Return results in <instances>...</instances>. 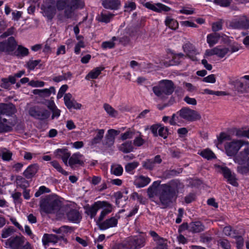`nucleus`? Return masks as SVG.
<instances>
[{
    "mask_svg": "<svg viewBox=\"0 0 249 249\" xmlns=\"http://www.w3.org/2000/svg\"><path fill=\"white\" fill-rule=\"evenodd\" d=\"M152 249H168L167 245L165 241L163 239H160L157 242L156 247L153 248Z\"/></svg>",
    "mask_w": 249,
    "mask_h": 249,
    "instance_id": "774afa93",
    "label": "nucleus"
},
{
    "mask_svg": "<svg viewBox=\"0 0 249 249\" xmlns=\"http://www.w3.org/2000/svg\"><path fill=\"white\" fill-rule=\"evenodd\" d=\"M15 231L13 227L4 228L2 231L1 237L3 238H7L11 236Z\"/></svg>",
    "mask_w": 249,
    "mask_h": 249,
    "instance_id": "603ef678",
    "label": "nucleus"
},
{
    "mask_svg": "<svg viewBox=\"0 0 249 249\" xmlns=\"http://www.w3.org/2000/svg\"><path fill=\"white\" fill-rule=\"evenodd\" d=\"M104 69V68L102 67L96 68L88 73L86 77V79L89 80V79L97 78Z\"/></svg>",
    "mask_w": 249,
    "mask_h": 249,
    "instance_id": "e433bc0d",
    "label": "nucleus"
},
{
    "mask_svg": "<svg viewBox=\"0 0 249 249\" xmlns=\"http://www.w3.org/2000/svg\"><path fill=\"white\" fill-rule=\"evenodd\" d=\"M120 131L113 129H109L106 135L103 142L104 145L107 147H110L114 144L115 137L119 134Z\"/></svg>",
    "mask_w": 249,
    "mask_h": 249,
    "instance_id": "dca6fc26",
    "label": "nucleus"
},
{
    "mask_svg": "<svg viewBox=\"0 0 249 249\" xmlns=\"http://www.w3.org/2000/svg\"><path fill=\"white\" fill-rule=\"evenodd\" d=\"M119 150L125 153H130L133 150L131 141H127L122 143L119 148Z\"/></svg>",
    "mask_w": 249,
    "mask_h": 249,
    "instance_id": "4c0bfd02",
    "label": "nucleus"
},
{
    "mask_svg": "<svg viewBox=\"0 0 249 249\" xmlns=\"http://www.w3.org/2000/svg\"><path fill=\"white\" fill-rule=\"evenodd\" d=\"M204 225L199 221L192 222L189 223V231L193 233H198L204 231Z\"/></svg>",
    "mask_w": 249,
    "mask_h": 249,
    "instance_id": "cd10ccee",
    "label": "nucleus"
},
{
    "mask_svg": "<svg viewBox=\"0 0 249 249\" xmlns=\"http://www.w3.org/2000/svg\"><path fill=\"white\" fill-rule=\"evenodd\" d=\"M73 230V228L72 227L63 226L58 229H53V231L58 234V235H62V240H64L65 234L69 232H71Z\"/></svg>",
    "mask_w": 249,
    "mask_h": 249,
    "instance_id": "7c9ffc66",
    "label": "nucleus"
},
{
    "mask_svg": "<svg viewBox=\"0 0 249 249\" xmlns=\"http://www.w3.org/2000/svg\"><path fill=\"white\" fill-rule=\"evenodd\" d=\"M24 239L23 236L11 237L5 241V247L12 249H18L23 244Z\"/></svg>",
    "mask_w": 249,
    "mask_h": 249,
    "instance_id": "9b49d317",
    "label": "nucleus"
},
{
    "mask_svg": "<svg viewBox=\"0 0 249 249\" xmlns=\"http://www.w3.org/2000/svg\"><path fill=\"white\" fill-rule=\"evenodd\" d=\"M230 26L234 29L249 28V19L246 16H242L239 18L232 19L230 23Z\"/></svg>",
    "mask_w": 249,
    "mask_h": 249,
    "instance_id": "9d476101",
    "label": "nucleus"
},
{
    "mask_svg": "<svg viewBox=\"0 0 249 249\" xmlns=\"http://www.w3.org/2000/svg\"><path fill=\"white\" fill-rule=\"evenodd\" d=\"M184 185L178 179H173L160 186L159 199L164 207H167L176 199L178 194L182 192Z\"/></svg>",
    "mask_w": 249,
    "mask_h": 249,
    "instance_id": "f257e3e1",
    "label": "nucleus"
},
{
    "mask_svg": "<svg viewBox=\"0 0 249 249\" xmlns=\"http://www.w3.org/2000/svg\"><path fill=\"white\" fill-rule=\"evenodd\" d=\"M139 165V162L137 161H133L132 162L128 163L125 166V170L127 172H130L135 169Z\"/></svg>",
    "mask_w": 249,
    "mask_h": 249,
    "instance_id": "69168bd1",
    "label": "nucleus"
},
{
    "mask_svg": "<svg viewBox=\"0 0 249 249\" xmlns=\"http://www.w3.org/2000/svg\"><path fill=\"white\" fill-rule=\"evenodd\" d=\"M143 5L147 9L158 13H161L162 11L167 12L170 10L169 7L161 3L153 4L151 2H147L143 3Z\"/></svg>",
    "mask_w": 249,
    "mask_h": 249,
    "instance_id": "f3484780",
    "label": "nucleus"
},
{
    "mask_svg": "<svg viewBox=\"0 0 249 249\" xmlns=\"http://www.w3.org/2000/svg\"><path fill=\"white\" fill-rule=\"evenodd\" d=\"M15 111L16 108L13 104H0V115L11 116Z\"/></svg>",
    "mask_w": 249,
    "mask_h": 249,
    "instance_id": "412c9836",
    "label": "nucleus"
},
{
    "mask_svg": "<svg viewBox=\"0 0 249 249\" xmlns=\"http://www.w3.org/2000/svg\"><path fill=\"white\" fill-rule=\"evenodd\" d=\"M17 43L14 37L11 36L4 41H0V53L2 52H13L16 47Z\"/></svg>",
    "mask_w": 249,
    "mask_h": 249,
    "instance_id": "1a4fd4ad",
    "label": "nucleus"
},
{
    "mask_svg": "<svg viewBox=\"0 0 249 249\" xmlns=\"http://www.w3.org/2000/svg\"><path fill=\"white\" fill-rule=\"evenodd\" d=\"M48 107L52 110L53 112V115L52 116V119H54V117H58L60 114V110L58 109L54 103H51Z\"/></svg>",
    "mask_w": 249,
    "mask_h": 249,
    "instance_id": "8fccbe9b",
    "label": "nucleus"
},
{
    "mask_svg": "<svg viewBox=\"0 0 249 249\" xmlns=\"http://www.w3.org/2000/svg\"><path fill=\"white\" fill-rule=\"evenodd\" d=\"M55 93V88L51 87L49 89H42V97L49 96L52 93L54 94Z\"/></svg>",
    "mask_w": 249,
    "mask_h": 249,
    "instance_id": "680f3d73",
    "label": "nucleus"
},
{
    "mask_svg": "<svg viewBox=\"0 0 249 249\" xmlns=\"http://www.w3.org/2000/svg\"><path fill=\"white\" fill-rule=\"evenodd\" d=\"M61 205V201L56 196L48 195L40 199V211L46 214L55 213L60 209Z\"/></svg>",
    "mask_w": 249,
    "mask_h": 249,
    "instance_id": "f03ea898",
    "label": "nucleus"
},
{
    "mask_svg": "<svg viewBox=\"0 0 249 249\" xmlns=\"http://www.w3.org/2000/svg\"><path fill=\"white\" fill-rule=\"evenodd\" d=\"M51 192V190L48 188H47L45 186H41L39 188V189L36 191L35 194V196L37 197L41 196L43 193H49Z\"/></svg>",
    "mask_w": 249,
    "mask_h": 249,
    "instance_id": "338daca9",
    "label": "nucleus"
},
{
    "mask_svg": "<svg viewBox=\"0 0 249 249\" xmlns=\"http://www.w3.org/2000/svg\"><path fill=\"white\" fill-rule=\"evenodd\" d=\"M200 155L203 158L210 160L215 158L214 154L209 149H205L201 152Z\"/></svg>",
    "mask_w": 249,
    "mask_h": 249,
    "instance_id": "864d4df0",
    "label": "nucleus"
},
{
    "mask_svg": "<svg viewBox=\"0 0 249 249\" xmlns=\"http://www.w3.org/2000/svg\"><path fill=\"white\" fill-rule=\"evenodd\" d=\"M68 163L71 167L76 164L81 166L83 165L84 164L83 155L79 153L73 154L70 157Z\"/></svg>",
    "mask_w": 249,
    "mask_h": 249,
    "instance_id": "a878e982",
    "label": "nucleus"
},
{
    "mask_svg": "<svg viewBox=\"0 0 249 249\" xmlns=\"http://www.w3.org/2000/svg\"><path fill=\"white\" fill-rule=\"evenodd\" d=\"M124 8L125 9V11H132L136 8V3L131 1H128L125 2Z\"/></svg>",
    "mask_w": 249,
    "mask_h": 249,
    "instance_id": "e2e57ef3",
    "label": "nucleus"
},
{
    "mask_svg": "<svg viewBox=\"0 0 249 249\" xmlns=\"http://www.w3.org/2000/svg\"><path fill=\"white\" fill-rule=\"evenodd\" d=\"M181 118L189 122H194L201 119L200 114L196 110L183 107L177 112Z\"/></svg>",
    "mask_w": 249,
    "mask_h": 249,
    "instance_id": "0eeeda50",
    "label": "nucleus"
},
{
    "mask_svg": "<svg viewBox=\"0 0 249 249\" xmlns=\"http://www.w3.org/2000/svg\"><path fill=\"white\" fill-rule=\"evenodd\" d=\"M97 223L101 230H105L109 228L116 227L118 223V219L115 217H112L103 222L97 221Z\"/></svg>",
    "mask_w": 249,
    "mask_h": 249,
    "instance_id": "6ab92c4d",
    "label": "nucleus"
},
{
    "mask_svg": "<svg viewBox=\"0 0 249 249\" xmlns=\"http://www.w3.org/2000/svg\"><path fill=\"white\" fill-rule=\"evenodd\" d=\"M231 84L234 86L238 92L243 93L248 91L249 87H248V83H244L240 80L237 79L231 82Z\"/></svg>",
    "mask_w": 249,
    "mask_h": 249,
    "instance_id": "c756f323",
    "label": "nucleus"
},
{
    "mask_svg": "<svg viewBox=\"0 0 249 249\" xmlns=\"http://www.w3.org/2000/svg\"><path fill=\"white\" fill-rule=\"evenodd\" d=\"M249 144V142L243 140H233L227 142L225 144L226 153L229 157L234 156L244 145Z\"/></svg>",
    "mask_w": 249,
    "mask_h": 249,
    "instance_id": "423d86ee",
    "label": "nucleus"
},
{
    "mask_svg": "<svg viewBox=\"0 0 249 249\" xmlns=\"http://www.w3.org/2000/svg\"><path fill=\"white\" fill-rule=\"evenodd\" d=\"M64 101L65 106L69 109H79L82 107L81 104L77 103L72 98V95L70 93H66L64 95Z\"/></svg>",
    "mask_w": 249,
    "mask_h": 249,
    "instance_id": "2eb2a0df",
    "label": "nucleus"
},
{
    "mask_svg": "<svg viewBox=\"0 0 249 249\" xmlns=\"http://www.w3.org/2000/svg\"><path fill=\"white\" fill-rule=\"evenodd\" d=\"M102 4L106 9L117 10L120 8L121 3L120 0H104Z\"/></svg>",
    "mask_w": 249,
    "mask_h": 249,
    "instance_id": "5701e85b",
    "label": "nucleus"
},
{
    "mask_svg": "<svg viewBox=\"0 0 249 249\" xmlns=\"http://www.w3.org/2000/svg\"><path fill=\"white\" fill-rule=\"evenodd\" d=\"M41 9L43 11V16L49 20H52L55 15L56 9L53 4L46 2L41 6Z\"/></svg>",
    "mask_w": 249,
    "mask_h": 249,
    "instance_id": "4468645a",
    "label": "nucleus"
},
{
    "mask_svg": "<svg viewBox=\"0 0 249 249\" xmlns=\"http://www.w3.org/2000/svg\"><path fill=\"white\" fill-rule=\"evenodd\" d=\"M220 37L219 34L216 33L208 35L207 37V41L210 47H212L216 44Z\"/></svg>",
    "mask_w": 249,
    "mask_h": 249,
    "instance_id": "473e14b6",
    "label": "nucleus"
},
{
    "mask_svg": "<svg viewBox=\"0 0 249 249\" xmlns=\"http://www.w3.org/2000/svg\"><path fill=\"white\" fill-rule=\"evenodd\" d=\"M235 135L238 137H246L249 139V128L248 130L238 129L236 130Z\"/></svg>",
    "mask_w": 249,
    "mask_h": 249,
    "instance_id": "4d7b16f0",
    "label": "nucleus"
},
{
    "mask_svg": "<svg viewBox=\"0 0 249 249\" xmlns=\"http://www.w3.org/2000/svg\"><path fill=\"white\" fill-rule=\"evenodd\" d=\"M70 5L75 9H82L85 6L83 0H71Z\"/></svg>",
    "mask_w": 249,
    "mask_h": 249,
    "instance_id": "de8ad7c7",
    "label": "nucleus"
},
{
    "mask_svg": "<svg viewBox=\"0 0 249 249\" xmlns=\"http://www.w3.org/2000/svg\"><path fill=\"white\" fill-rule=\"evenodd\" d=\"M54 153L57 158L61 159L65 164L68 165V160L70 158L71 153L67 149H57Z\"/></svg>",
    "mask_w": 249,
    "mask_h": 249,
    "instance_id": "393cba45",
    "label": "nucleus"
},
{
    "mask_svg": "<svg viewBox=\"0 0 249 249\" xmlns=\"http://www.w3.org/2000/svg\"><path fill=\"white\" fill-rule=\"evenodd\" d=\"M164 22L166 26L172 30H175L178 28V21L170 17H166Z\"/></svg>",
    "mask_w": 249,
    "mask_h": 249,
    "instance_id": "c9c22d12",
    "label": "nucleus"
},
{
    "mask_svg": "<svg viewBox=\"0 0 249 249\" xmlns=\"http://www.w3.org/2000/svg\"><path fill=\"white\" fill-rule=\"evenodd\" d=\"M182 47L188 57L194 61L197 60L196 49L192 44L187 42L184 44Z\"/></svg>",
    "mask_w": 249,
    "mask_h": 249,
    "instance_id": "aec40b11",
    "label": "nucleus"
},
{
    "mask_svg": "<svg viewBox=\"0 0 249 249\" xmlns=\"http://www.w3.org/2000/svg\"><path fill=\"white\" fill-rule=\"evenodd\" d=\"M62 239V235H56L53 234L45 233L42 237V242L43 245L46 246L49 243H56L59 240Z\"/></svg>",
    "mask_w": 249,
    "mask_h": 249,
    "instance_id": "4be33fe9",
    "label": "nucleus"
},
{
    "mask_svg": "<svg viewBox=\"0 0 249 249\" xmlns=\"http://www.w3.org/2000/svg\"><path fill=\"white\" fill-rule=\"evenodd\" d=\"M162 161L160 156L156 155L153 159H146L142 162V167L149 170H152L157 164H160Z\"/></svg>",
    "mask_w": 249,
    "mask_h": 249,
    "instance_id": "f8f14e48",
    "label": "nucleus"
},
{
    "mask_svg": "<svg viewBox=\"0 0 249 249\" xmlns=\"http://www.w3.org/2000/svg\"><path fill=\"white\" fill-rule=\"evenodd\" d=\"M235 161L239 164L246 162V166H239L237 168V172L241 174H245L249 171V147L245 148L241 151L239 155L235 158Z\"/></svg>",
    "mask_w": 249,
    "mask_h": 249,
    "instance_id": "39448f33",
    "label": "nucleus"
},
{
    "mask_svg": "<svg viewBox=\"0 0 249 249\" xmlns=\"http://www.w3.org/2000/svg\"><path fill=\"white\" fill-rule=\"evenodd\" d=\"M104 132V129H98L96 135L93 139L91 140L90 142L91 145H94L97 143H100L103 138Z\"/></svg>",
    "mask_w": 249,
    "mask_h": 249,
    "instance_id": "58836bf2",
    "label": "nucleus"
},
{
    "mask_svg": "<svg viewBox=\"0 0 249 249\" xmlns=\"http://www.w3.org/2000/svg\"><path fill=\"white\" fill-rule=\"evenodd\" d=\"M104 108L106 111L111 116H115L117 115V111L115 110L112 107L107 104L104 105Z\"/></svg>",
    "mask_w": 249,
    "mask_h": 249,
    "instance_id": "bf43d9fd",
    "label": "nucleus"
},
{
    "mask_svg": "<svg viewBox=\"0 0 249 249\" xmlns=\"http://www.w3.org/2000/svg\"><path fill=\"white\" fill-rule=\"evenodd\" d=\"M102 203L101 201H97L87 209L86 213L90 216L91 218L94 217L98 211L101 209L102 205L101 204Z\"/></svg>",
    "mask_w": 249,
    "mask_h": 249,
    "instance_id": "bb28decb",
    "label": "nucleus"
},
{
    "mask_svg": "<svg viewBox=\"0 0 249 249\" xmlns=\"http://www.w3.org/2000/svg\"><path fill=\"white\" fill-rule=\"evenodd\" d=\"M220 171L223 175L225 178H226L228 181L232 185L234 186H237L238 183L236 181L235 175L232 173L231 170L226 166H220Z\"/></svg>",
    "mask_w": 249,
    "mask_h": 249,
    "instance_id": "ddd939ff",
    "label": "nucleus"
},
{
    "mask_svg": "<svg viewBox=\"0 0 249 249\" xmlns=\"http://www.w3.org/2000/svg\"><path fill=\"white\" fill-rule=\"evenodd\" d=\"M223 232L226 236H231L232 238L235 237V231L232 230L231 226H226L223 229Z\"/></svg>",
    "mask_w": 249,
    "mask_h": 249,
    "instance_id": "0e129e2a",
    "label": "nucleus"
},
{
    "mask_svg": "<svg viewBox=\"0 0 249 249\" xmlns=\"http://www.w3.org/2000/svg\"><path fill=\"white\" fill-rule=\"evenodd\" d=\"M12 153L8 150L4 149L2 151L0 154V156L1 157L2 159L3 160L9 161L11 160Z\"/></svg>",
    "mask_w": 249,
    "mask_h": 249,
    "instance_id": "052dcab7",
    "label": "nucleus"
},
{
    "mask_svg": "<svg viewBox=\"0 0 249 249\" xmlns=\"http://www.w3.org/2000/svg\"><path fill=\"white\" fill-rule=\"evenodd\" d=\"M136 137L133 140V144L136 146H141L144 144L145 141L142 138V135L139 132H137Z\"/></svg>",
    "mask_w": 249,
    "mask_h": 249,
    "instance_id": "49530a36",
    "label": "nucleus"
},
{
    "mask_svg": "<svg viewBox=\"0 0 249 249\" xmlns=\"http://www.w3.org/2000/svg\"><path fill=\"white\" fill-rule=\"evenodd\" d=\"M103 203L101 204L102 206L101 209L103 210L101 212L100 215L98 218V222H101L104 217L108 213H111L112 210V206L111 204L106 201H101Z\"/></svg>",
    "mask_w": 249,
    "mask_h": 249,
    "instance_id": "b1692460",
    "label": "nucleus"
},
{
    "mask_svg": "<svg viewBox=\"0 0 249 249\" xmlns=\"http://www.w3.org/2000/svg\"><path fill=\"white\" fill-rule=\"evenodd\" d=\"M175 90L174 83L171 80H162L158 85L152 88L154 94L160 99L165 100Z\"/></svg>",
    "mask_w": 249,
    "mask_h": 249,
    "instance_id": "7ed1b4c3",
    "label": "nucleus"
},
{
    "mask_svg": "<svg viewBox=\"0 0 249 249\" xmlns=\"http://www.w3.org/2000/svg\"><path fill=\"white\" fill-rule=\"evenodd\" d=\"M111 173L116 176H120L122 175L123 172V168L121 165L116 164L111 166Z\"/></svg>",
    "mask_w": 249,
    "mask_h": 249,
    "instance_id": "37998d69",
    "label": "nucleus"
},
{
    "mask_svg": "<svg viewBox=\"0 0 249 249\" xmlns=\"http://www.w3.org/2000/svg\"><path fill=\"white\" fill-rule=\"evenodd\" d=\"M38 169V166L37 164H31L24 171L23 175L26 178L31 179L36 175Z\"/></svg>",
    "mask_w": 249,
    "mask_h": 249,
    "instance_id": "c85d7f7f",
    "label": "nucleus"
},
{
    "mask_svg": "<svg viewBox=\"0 0 249 249\" xmlns=\"http://www.w3.org/2000/svg\"><path fill=\"white\" fill-rule=\"evenodd\" d=\"M16 183L18 187H20L23 190H25L29 186V183L23 177L18 176L16 178Z\"/></svg>",
    "mask_w": 249,
    "mask_h": 249,
    "instance_id": "ea45409f",
    "label": "nucleus"
},
{
    "mask_svg": "<svg viewBox=\"0 0 249 249\" xmlns=\"http://www.w3.org/2000/svg\"><path fill=\"white\" fill-rule=\"evenodd\" d=\"M113 16L114 15L112 14H106L102 12L100 15H98V16L96 18V19L99 22L107 23L110 21Z\"/></svg>",
    "mask_w": 249,
    "mask_h": 249,
    "instance_id": "72a5a7b5",
    "label": "nucleus"
},
{
    "mask_svg": "<svg viewBox=\"0 0 249 249\" xmlns=\"http://www.w3.org/2000/svg\"><path fill=\"white\" fill-rule=\"evenodd\" d=\"M66 215L68 220L73 223L78 224L80 223L82 215L79 212L74 209H71L68 211L66 213Z\"/></svg>",
    "mask_w": 249,
    "mask_h": 249,
    "instance_id": "a211bd4d",
    "label": "nucleus"
},
{
    "mask_svg": "<svg viewBox=\"0 0 249 249\" xmlns=\"http://www.w3.org/2000/svg\"><path fill=\"white\" fill-rule=\"evenodd\" d=\"M14 53L18 57L21 58L28 55L29 50L27 48L21 45H18L17 49L14 52Z\"/></svg>",
    "mask_w": 249,
    "mask_h": 249,
    "instance_id": "f704fd0d",
    "label": "nucleus"
},
{
    "mask_svg": "<svg viewBox=\"0 0 249 249\" xmlns=\"http://www.w3.org/2000/svg\"><path fill=\"white\" fill-rule=\"evenodd\" d=\"M51 165L56 169L57 171L64 175L67 176L68 175V173L63 169L59 163L56 160L52 161L51 162Z\"/></svg>",
    "mask_w": 249,
    "mask_h": 249,
    "instance_id": "5fc2aeb1",
    "label": "nucleus"
},
{
    "mask_svg": "<svg viewBox=\"0 0 249 249\" xmlns=\"http://www.w3.org/2000/svg\"><path fill=\"white\" fill-rule=\"evenodd\" d=\"M168 129L160 124V128L158 130V135L164 139H166L168 135Z\"/></svg>",
    "mask_w": 249,
    "mask_h": 249,
    "instance_id": "13d9d810",
    "label": "nucleus"
},
{
    "mask_svg": "<svg viewBox=\"0 0 249 249\" xmlns=\"http://www.w3.org/2000/svg\"><path fill=\"white\" fill-rule=\"evenodd\" d=\"M70 0H57L56 6L58 11H62L70 5Z\"/></svg>",
    "mask_w": 249,
    "mask_h": 249,
    "instance_id": "c03bdc74",
    "label": "nucleus"
},
{
    "mask_svg": "<svg viewBox=\"0 0 249 249\" xmlns=\"http://www.w3.org/2000/svg\"><path fill=\"white\" fill-rule=\"evenodd\" d=\"M12 127L0 121V133H5L12 131Z\"/></svg>",
    "mask_w": 249,
    "mask_h": 249,
    "instance_id": "6e6d98bb",
    "label": "nucleus"
},
{
    "mask_svg": "<svg viewBox=\"0 0 249 249\" xmlns=\"http://www.w3.org/2000/svg\"><path fill=\"white\" fill-rule=\"evenodd\" d=\"M123 244L127 249H140L145 245V238L141 234L130 236L124 241Z\"/></svg>",
    "mask_w": 249,
    "mask_h": 249,
    "instance_id": "20e7f679",
    "label": "nucleus"
},
{
    "mask_svg": "<svg viewBox=\"0 0 249 249\" xmlns=\"http://www.w3.org/2000/svg\"><path fill=\"white\" fill-rule=\"evenodd\" d=\"M136 134V132L133 129L129 128L125 132L121 134V139L123 141L128 139H131L133 136H135Z\"/></svg>",
    "mask_w": 249,
    "mask_h": 249,
    "instance_id": "a18cd8bd",
    "label": "nucleus"
},
{
    "mask_svg": "<svg viewBox=\"0 0 249 249\" xmlns=\"http://www.w3.org/2000/svg\"><path fill=\"white\" fill-rule=\"evenodd\" d=\"M151 181L149 178L141 176L139 177L137 182V186L139 188L144 187L148 185Z\"/></svg>",
    "mask_w": 249,
    "mask_h": 249,
    "instance_id": "a19ab883",
    "label": "nucleus"
},
{
    "mask_svg": "<svg viewBox=\"0 0 249 249\" xmlns=\"http://www.w3.org/2000/svg\"><path fill=\"white\" fill-rule=\"evenodd\" d=\"M64 15L65 18L67 19L71 18L74 15V9L73 8V7L71 5H70L64 8Z\"/></svg>",
    "mask_w": 249,
    "mask_h": 249,
    "instance_id": "09e8293b",
    "label": "nucleus"
},
{
    "mask_svg": "<svg viewBox=\"0 0 249 249\" xmlns=\"http://www.w3.org/2000/svg\"><path fill=\"white\" fill-rule=\"evenodd\" d=\"M218 245L222 249H231V245L230 242L226 239H221L217 241Z\"/></svg>",
    "mask_w": 249,
    "mask_h": 249,
    "instance_id": "3c124183",
    "label": "nucleus"
},
{
    "mask_svg": "<svg viewBox=\"0 0 249 249\" xmlns=\"http://www.w3.org/2000/svg\"><path fill=\"white\" fill-rule=\"evenodd\" d=\"M29 115L36 119L44 120L48 119L50 116V112L46 109H42L37 106L30 107Z\"/></svg>",
    "mask_w": 249,
    "mask_h": 249,
    "instance_id": "6e6552de",
    "label": "nucleus"
},
{
    "mask_svg": "<svg viewBox=\"0 0 249 249\" xmlns=\"http://www.w3.org/2000/svg\"><path fill=\"white\" fill-rule=\"evenodd\" d=\"M230 51V49L226 47H222L221 46H217L215 47L216 55L223 58Z\"/></svg>",
    "mask_w": 249,
    "mask_h": 249,
    "instance_id": "79ce46f5",
    "label": "nucleus"
},
{
    "mask_svg": "<svg viewBox=\"0 0 249 249\" xmlns=\"http://www.w3.org/2000/svg\"><path fill=\"white\" fill-rule=\"evenodd\" d=\"M16 82L15 77L10 75L8 78H3L1 79L0 87L5 89H9L11 85L14 84Z\"/></svg>",
    "mask_w": 249,
    "mask_h": 249,
    "instance_id": "2f4dec72",
    "label": "nucleus"
}]
</instances>
